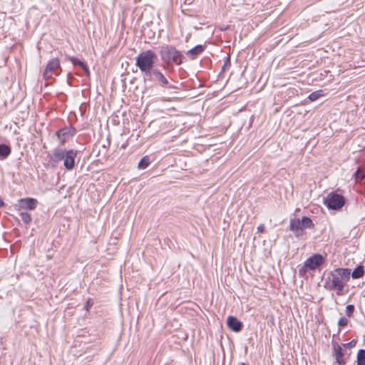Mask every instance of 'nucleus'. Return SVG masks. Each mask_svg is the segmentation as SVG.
<instances>
[{
  "label": "nucleus",
  "mask_w": 365,
  "mask_h": 365,
  "mask_svg": "<svg viewBox=\"0 0 365 365\" xmlns=\"http://www.w3.org/2000/svg\"><path fill=\"white\" fill-rule=\"evenodd\" d=\"M145 81L158 83L162 87L173 88V86L169 85V82L165 75L157 68H153L145 75L143 76Z\"/></svg>",
  "instance_id": "obj_5"
},
{
  "label": "nucleus",
  "mask_w": 365,
  "mask_h": 365,
  "mask_svg": "<svg viewBox=\"0 0 365 365\" xmlns=\"http://www.w3.org/2000/svg\"><path fill=\"white\" fill-rule=\"evenodd\" d=\"M160 58L168 66L175 64L179 66L185 60L181 51L171 45H163L159 52Z\"/></svg>",
  "instance_id": "obj_1"
},
{
  "label": "nucleus",
  "mask_w": 365,
  "mask_h": 365,
  "mask_svg": "<svg viewBox=\"0 0 365 365\" xmlns=\"http://www.w3.org/2000/svg\"><path fill=\"white\" fill-rule=\"evenodd\" d=\"M356 344V341L355 339L351 340V341L348 343L343 344L342 346L344 348L351 349L354 347Z\"/></svg>",
  "instance_id": "obj_27"
},
{
  "label": "nucleus",
  "mask_w": 365,
  "mask_h": 365,
  "mask_svg": "<svg viewBox=\"0 0 365 365\" xmlns=\"http://www.w3.org/2000/svg\"><path fill=\"white\" fill-rule=\"evenodd\" d=\"M331 345L334 351L336 356V362L339 365H345L346 364V359L344 358V352L340 345H339L333 339L331 341Z\"/></svg>",
  "instance_id": "obj_12"
},
{
  "label": "nucleus",
  "mask_w": 365,
  "mask_h": 365,
  "mask_svg": "<svg viewBox=\"0 0 365 365\" xmlns=\"http://www.w3.org/2000/svg\"><path fill=\"white\" fill-rule=\"evenodd\" d=\"M69 61L72 62L74 66L78 65L81 67L84 66L85 63L74 56L69 57Z\"/></svg>",
  "instance_id": "obj_24"
},
{
  "label": "nucleus",
  "mask_w": 365,
  "mask_h": 365,
  "mask_svg": "<svg viewBox=\"0 0 365 365\" xmlns=\"http://www.w3.org/2000/svg\"><path fill=\"white\" fill-rule=\"evenodd\" d=\"M231 65V63H230V56H227L226 58H225V63H224V65L222 68V71H225V69L227 68V67H230Z\"/></svg>",
  "instance_id": "obj_28"
},
{
  "label": "nucleus",
  "mask_w": 365,
  "mask_h": 365,
  "mask_svg": "<svg viewBox=\"0 0 365 365\" xmlns=\"http://www.w3.org/2000/svg\"><path fill=\"white\" fill-rule=\"evenodd\" d=\"M227 327L235 332H239L242 329L243 324L235 317L229 316L227 319Z\"/></svg>",
  "instance_id": "obj_13"
},
{
  "label": "nucleus",
  "mask_w": 365,
  "mask_h": 365,
  "mask_svg": "<svg viewBox=\"0 0 365 365\" xmlns=\"http://www.w3.org/2000/svg\"><path fill=\"white\" fill-rule=\"evenodd\" d=\"M11 153V148L6 144H0V160L6 159Z\"/></svg>",
  "instance_id": "obj_16"
},
{
  "label": "nucleus",
  "mask_w": 365,
  "mask_h": 365,
  "mask_svg": "<svg viewBox=\"0 0 365 365\" xmlns=\"http://www.w3.org/2000/svg\"><path fill=\"white\" fill-rule=\"evenodd\" d=\"M354 306L352 304H349L346 307V314L347 317H350L353 315L354 312Z\"/></svg>",
  "instance_id": "obj_25"
},
{
  "label": "nucleus",
  "mask_w": 365,
  "mask_h": 365,
  "mask_svg": "<svg viewBox=\"0 0 365 365\" xmlns=\"http://www.w3.org/2000/svg\"><path fill=\"white\" fill-rule=\"evenodd\" d=\"M289 230L293 232L297 238L303 237L304 228L299 218H292L289 221Z\"/></svg>",
  "instance_id": "obj_11"
},
{
  "label": "nucleus",
  "mask_w": 365,
  "mask_h": 365,
  "mask_svg": "<svg viewBox=\"0 0 365 365\" xmlns=\"http://www.w3.org/2000/svg\"><path fill=\"white\" fill-rule=\"evenodd\" d=\"M21 218L25 224H29L31 222V215L27 212H21L20 213Z\"/></svg>",
  "instance_id": "obj_23"
},
{
  "label": "nucleus",
  "mask_w": 365,
  "mask_h": 365,
  "mask_svg": "<svg viewBox=\"0 0 365 365\" xmlns=\"http://www.w3.org/2000/svg\"><path fill=\"white\" fill-rule=\"evenodd\" d=\"M205 49V46L201 44L197 45L187 51V54L192 59L195 58L197 55L201 53Z\"/></svg>",
  "instance_id": "obj_15"
},
{
  "label": "nucleus",
  "mask_w": 365,
  "mask_h": 365,
  "mask_svg": "<svg viewBox=\"0 0 365 365\" xmlns=\"http://www.w3.org/2000/svg\"><path fill=\"white\" fill-rule=\"evenodd\" d=\"M81 68H83V70L85 72V73L86 74V76H88L90 75V71H89L88 67L86 66V64L85 63L84 66H82Z\"/></svg>",
  "instance_id": "obj_29"
},
{
  "label": "nucleus",
  "mask_w": 365,
  "mask_h": 365,
  "mask_svg": "<svg viewBox=\"0 0 365 365\" xmlns=\"http://www.w3.org/2000/svg\"><path fill=\"white\" fill-rule=\"evenodd\" d=\"M92 305H93V303L91 302V299H88L87 301L86 306V309L88 310Z\"/></svg>",
  "instance_id": "obj_30"
},
{
  "label": "nucleus",
  "mask_w": 365,
  "mask_h": 365,
  "mask_svg": "<svg viewBox=\"0 0 365 365\" xmlns=\"http://www.w3.org/2000/svg\"><path fill=\"white\" fill-rule=\"evenodd\" d=\"M150 165V159L148 156H144L141 158L140 162L138 163V168L139 169H145Z\"/></svg>",
  "instance_id": "obj_21"
},
{
  "label": "nucleus",
  "mask_w": 365,
  "mask_h": 365,
  "mask_svg": "<svg viewBox=\"0 0 365 365\" xmlns=\"http://www.w3.org/2000/svg\"><path fill=\"white\" fill-rule=\"evenodd\" d=\"M76 128L73 126L64 127L56 131V135L61 145L65 144L68 139L76 133Z\"/></svg>",
  "instance_id": "obj_8"
},
{
  "label": "nucleus",
  "mask_w": 365,
  "mask_h": 365,
  "mask_svg": "<svg viewBox=\"0 0 365 365\" xmlns=\"http://www.w3.org/2000/svg\"><path fill=\"white\" fill-rule=\"evenodd\" d=\"M4 205V202L0 200V207H2Z\"/></svg>",
  "instance_id": "obj_32"
},
{
  "label": "nucleus",
  "mask_w": 365,
  "mask_h": 365,
  "mask_svg": "<svg viewBox=\"0 0 365 365\" xmlns=\"http://www.w3.org/2000/svg\"><path fill=\"white\" fill-rule=\"evenodd\" d=\"M350 270L345 268H337L329 274L331 288L336 292L337 295H341L346 283L349 281Z\"/></svg>",
  "instance_id": "obj_2"
},
{
  "label": "nucleus",
  "mask_w": 365,
  "mask_h": 365,
  "mask_svg": "<svg viewBox=\"0 0 365 365\" xmlns=\"http://www.w3.org/2000/svg\"><path fill=\"white\" fill-rule=\"evenodd\" d=\"M364 274V269L361 265L357 266L352 272L351 277L353 279H359Z\"/></svg>",
  "instance_id": "obj_18"
},
{
  "label": "nucleus",
  "mask_w": 365,
  "mask_h": 365,
  "mask_svg": "<svg viewBox=\"0 0 365 365\" xmlns=\"http://www.w3.org/2000/svg\"><path fill=\"white\" fill-rule=\"evenodd\" d=\"M77 151L73 149L66 150L64 153L63 165L66 170H71L75 166Z\"/></svg>",
  "instance_id": "obj_9"
},
{
  "label": "nucleus",
  "mask_w": 365,
  "mask_h": 365,
  "mask_svg": "<svg viewBox=\"0 0 365 365\" xmlns=\"http://www.w3.org/2000/svg\"><path fill=\"white\" fill-rule=\"evenodd\" d=\"M345 203L344 197L335 192H331L324 199V204L330 210H338Z\"/></svg>",
  "instance_id": "obj_6"
},
{
  "label": "nucleus",
  "mask_w": 365,
  "mask_h": 365,
  "mask_svg": "<svg viewBox=\"0 0 365 365\" xmlns=\"http://www.w3.org/2000/svg\"><path fill=\"white\" fill-rule=\"evenodd\" d=\"M324 94H323V91L322 90H319V91H314V92H312L309 95V97L308 98L311 101H314L317 99H319L321 96H322Z\"/></svg>",
  "instance_id": "obj_22"
},
{
  "label": "nucleus",
  "mask_w": 365,
  "mask_h": 365,
  "mask_svg": "<svg viewBox=\"0 0 365 365\" xmlns=\"http://www.w3.org/2000/svg\"><path fill=\"white\" fill-rule=\"evenodd\" d=\"M264 230V227L263 225H259L258 227H257V230L260 232H262Z\"/></svg>",
  "instance_id": "obj_31"
},
{
  "label": "nucleus",
  "mask_w": 365,
  "mask_h": 365,
  "mask_svg": "<svg viewBox=\"0 0 365 365\" xmlns=\"http://www.w3.org/2000/svg\"><path fill=\"white\" fill-rule=\"evenodd\" d=\"M354 176L356 182H360L365 178V168L359 167L354 173Z\"/></svg>",
  "instance_id": "obj_20"
},
{
  "label": "nucleus",
  "mask_w": 365,
  "mask_h": 365,
  "mask_svg": "<svg viewBox=\"0 0 365 365\" xmlns=\"http://www.w3.org/2000/svg\"><path fill=\"white\" fill-rule=\"evenodd\" d=\"M300 221L304 229H313L314 227V224L309 217L304 216Z\"/></svg>",
  "instance_id": "obj_17"
},
{
  "label": "nucleus",
  "mask_w": 365,
  "mask_h": 365,
  "mask_svg": "<svg viewBox=\"0 0 365 365\" xmlns=\"http://www.w3.org/2000/svg\"><path fill=\"white\" fill-rule=\"evenodd\" d=\"M158 56L153 51L147 50L138 55L135 59V66L144 76L154 68Z\"/></svg>",
  "instance_id": "obj_3"
},
{
  "label": "nucleus",
  "mask_w": 365,
  "mask_h": 365,
  "mask_svg": "<svg viewBox=\"0 0 365 365\" xmlns=\"http://www.w3.org/2000/svg\"><path fill=\"white\" fill-rule=\"evenodd\" d=\"M61 71L60 61L58 58L51 59L44 70L43 78L48 80L52 78L53 75L58 76Z\"/></svg>",
  "instance_id": "obj_7"
},
{
  "label": "nucleus",
  "mask_w": 365,
  "mask_h": 365,
  "mask_svg": "<svg viewBox=\"0 0 365 365\" xmlns=\"http://www.w3.org/2000/svg\"><path fill=\"white\" fill-rule=\"evenodd\" d=\"M356 365H365V349H359L356 356Z\"/></svg>",
  "instance_id": "obj_19"
},
{
  "label": "nucleus",
  "mask_w": 365,
  "mask_h": 365,
  "mask_svg": "<svg viewBox=\"0 0 365 365\" xmlns=\"http://www.w3.org/2000/svg\"><path fill=\"white\" fill-rule=\"evenodd\" d=\"M37 200L34 198H24L19 200V206L22 209L34 210L37 205Z\"/></svg>",
  "instance_id": "obj_14"
},
{
  "label": "nucleus",
  "mask_w": 365,
  "mask_h": 365,
  "mask_svg": "<svg viewBox=\"0 0 365 365\" xmlns=\"http://www.w3.org/2000/svg\"><path fill=\"white\" fill-rule=\"evenodd\" d=\"M348 324V319L345 317H341L338 321V326L343 327L346 326Z\"/></svg>",
  "instance_id": "obj_26"
},
{
  "label": "nucleus",
  "mask_w": 365,
  "mask_h": 365,
  "mask_svg": "<svg viewBox=\"0 0 365 365\" xmlns=\"http://www.w3.org/2000/svg\"><path fill=\"white\" fill-rule=\"evenodd\" d=\"M324 262L325 258L321 254H314L304 261V265L299 269V274L301 277H304L308 270H316L319 268Z\"/></svg>",
  "instance_id": "obj_4"
},
{
  "label": "nucleus",
  "mask_w": 365,
  "mask_h": 365,
  "mask_svg": "<svg viewBox=\"0 0 365 365\" xmlns=\"http://www.w3.org/2000/svg\"><path fill=\"white\" fill-rule=\"evenodd\" d=\"M65 149L60 147L55 148L51 154H49V162L53 167H56L57 163L61 160H63L64 153H66Z\"/></svg>",
  "instance_id": "obj_10"
}]
</instances>
